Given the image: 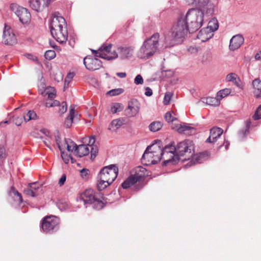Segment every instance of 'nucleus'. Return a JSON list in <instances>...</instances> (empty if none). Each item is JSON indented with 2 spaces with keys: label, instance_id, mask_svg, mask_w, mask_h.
Returning <instances> with one entry per match:
<instances>
[{
  "label": "nucleus",
  "instance_id": "f257e3e1",
  "mask_svg": "<svg viewBox=\"0 0 261 261\" xmlns=\"http://www.w3.org/2000/svg\"><path fill=\"white\" fill-rule=\"evenodd\" d=\"M205 11L198 8H192L188 10L186 16H181L185 19L186 24L189 29V33H193L198 31L203 25L205 16Z\"/></svg>",
  "mask_w": 261,
  "mask_h": 261
},
{
  "label": "nucleus",
  "instance_id": "f03ea898",
  "mask_svg": "<svg viewBox=\"0 0 261 261\" xmlns=\"http://www.w3.org/2000/svg\"><path fill=\"white\" fill-rule=\"evenodd\" d=\"M118 172V168L114 165L103 167L98 176L97 184L99 191H102L111 185L116 178Z\"/></svg>",
  "mask_w": 261,
  "mask_h": 261
},
{
  "label": "nucleus",
  "instance_id": "7ed1b4c3",
  "mask_svg": "<svg viewBox=\"0 0 261 261\" xmlns=\"http://www.w3.org/2000/svg\"><path fill=\"white\" fill-rule=\"evenodd\" d=\"M159 38V34L156 33L146 39L138 52L139 57L147 59L152 56L158 49Z\"/></svg>",
  "mask_w": 261,
  "mask_h": 261
},
{
  "label": "nucleus",
  "instance_id": "20e7f679",
  "mask_svg": "<svg viewBox=\"0 0 261 261\" xmlns=\"http://www.w3.org/2000/svg\"><path fill=\"white\" fill-rule=\"evenodd\" d=\"M80 199L85 203H94L97 210H101L107 202L102 194L96 193L93 190L89 189L86 190L80 196Z\"/></svg>",
  "mask_w": 261,
  "mask_h": 261
},
{
  "label": "nucleus",
  "instance_id": "39448f33",
  "mask_svg": "<svg viewBox=\"0 0 261 261\" xmlns=\"http://www.w3.org/2000/svg\"><path fill=\"white\" fill-rule=\"evenodd\" d=\"M161 148L157 144L148 146L145 151L142 163L146 166L155 164L161 161Z\"/></svg>",
  "mask_w": 261,
  "mask_h": 261
},
{
  "label": "nucleus",
  "instance_id": "423d86ee",
  "mask_svg": "<svg viewBox=\"0 0 261 261\" xmlns=\"http://www.w3.org/2000/svg\"><path fill=\"white\" fill-rule=\"evenodd\" d=\"M189 32L188 27L185 22V19L179 17L171 28L172 38L176 41H182Z\"/></svg>",
  "mask_w": 261,
  "mask_h": 261
},
{
  "label": "nucleus",
  "instance_id": "0eeeda50",
  "mask_svg": "<svg viewBox=\"0 0 261 261\" xmlns=\"http://www.w3.org/2000/svg\"><path fill=\"white\" fill-rule=\"evenodd\" d=\"M194 144L190 140L179 142L175 147V151L178 157H184L182 160H189L194 152Z\"/></svg>",
  "mask_w": 261,
  "mask_h": 261
},
{
  "label": "nucleus",
  "instance_id": "6e6552de",
  "mask_svg": "<svg viewBox=\"0 0 261 261\" xmlns=\"http://www.w3.org/2000/svg\"><path fill=\"white\" fill-rule=\"evenodd\" d=\"M164 160V165H166L169 163L175 162L179 160L176 153L175 147L172 145L166 146L163 149L161 148V160Z\"/></svg>",
  "mask_w": 261,
  "mask_h": 261
},
{
  "label": "nucleus",
  "instance_id": "1a4fd4ad",
  "mask_svg": "<svg viewBox=\"0 0 261 261\" xmlns=\"http://www.w3.org/2000/svg\"><path fill=\"white\" fill-rule=\"evenodd\" d=\"M10 9L19 18V21L23 24L29 23L31 20V15L27 9L16 4H12Z\"/></svg>",
  "mask_w": 261,
  "mask_h": 261
},
{
  "label": "nucleus",
  "instance_id": "9d476101",
  "mask_svg": "<svg viewBox=\"0 0 261 261\" xmlns=\"http://www.w3.org/2000/svg\"><path fill=\"white\" fill-rule=\"evenodd\" d=\"M112 45L103 44L98 50H92L95 57H98L108 60L116 58L118 55L115 50L112 51Z\"/></svg>",
  "mask_w": 261,
  "mask_h": 261
},
{
  "label": "nucleus",
  "instance_id": "9b49d317",
  "mask_svg": "<svg viewBox=\"0 0 261 261\" xmlns=\"http://www.w3.org/2000/svg\"><path fill=\"white\" fill-rule=\"evenodd\" d=\"M59 219L55 216H46L42 221L41 226L44 232L52 233L59 228Z\"/></svg>",
  "mask_w": 261,
  "mask_h": 261
},
{
  "label": "nucleus",
  "instance_id": "f8f14e48",
  "mask_svg": "<svg viewBox=\"0 0 261 261\" xmlns=\"http://www.w3.org/2000/svg\"><path fill=\"white\" fill-rule=\"evenodd\" d=\"M189 5L199 7L200 10L205 11V14L212 15L214 12V6L208 3V0H187Z\"/></svg>",
  "mask_w": 261,
  "mask_h": 261
},
{
  "label": "nucleus",
  "instance_id": "ddd939ff",
  "mask_svg": "<svg viewBox=\"0 0 261 261\" xmlns=\"http://www.w3.org/2000/svg\"><path fill=\"white\" fill-rule=\"evenodd\" d=\"M65 27H67V23L64 17L58 13L53 14L50 21V32Z\"/></svg>",
  "mask_w": 261,
  "mask_h": 261
},
{
  "label": "nucleus",
  "instance_id": "4468645a",
  "mask_svg": "<svg viewBox=\"0 0 261 261\" xmlns=\"http://www.w3.org/2000/svg\"><path fill=\"white\" fill-rule=\"evenodd\" d=\"M83 63L86 68L89 70H95L102 67L101 61L91 56H87L84 58Z\"/></svg>",
  "mask_w": 261,
  "mask_h": 261
},
{
  "label": "nucleus",
  "instance_id": "2eb2a0df",
  "mask_svg": "<svg viewBox=\"0 0 261 261\" xmlns=\"http://www.w3.org/2000/svg\"><path fill=\"white\" fill-rule=\"evenodd\" d=\"M140 108V103L136 99H132L128 102V106L125 112L126 116L129 117L135 116L139 112Z\"/></svg>",
  "mask_w": 261,
  "mask_h": 261
},
{
  "label": "nucleus",
  "instance_id": "dca6fc26",
  "mask_svg": "<svg viewBox=\"0 0 261 261\" xmlns=\"http://www.w3.org/2000/svg\"><path fill=\"white\" fill-rule=\"evenodd\" d=\"M3 42L7 45H13L16 43L17 39L12 30L7 26L5 27L3 36Z\"/></svg>",
  "mask_w": 261,
  "mask_h": 261
},
{
  "label": "nucleus",
  "instance_id": "f3484780",
  "mask_svg": "<svg viewBox=\"0 0 261 261\" xmlns=\"http://www.w3.org/2000/svg\"><path fill=\"white\" fill-rule=\"evenodd\" d=\"M52 36L60 43H64L68 39V31L67 27H65L60 30L51 32Z\"/></svg>",
  "mask_w": 261,
  "mask_h": 261
},
{
  "label": "nucleus",
  "instance_id": "a211bd4d",
  "mask_svg": "<svg viewBox=\"0 0 261 261\" xmlns=\"http://www.w3.org/2000/svg\"><path fill=\"white\" fill-rule=\"evenodd\" d=\"M71 143L74 150V153L76 156L82 158L89 154V149L86 145L81 144L77 145L74 142H71Z\"/></svg>",
  "mask_w": 261,
  "mask_h": 261
},
{
  "label": "nucleus",
  "instance_id": "6ab92c4d",
  "mask_svg": "<svg viewBox=\"0 0 261 261\" xmlns=\"http://www.w3.org/2000/svg\"><path fill=\"white\" fill-rule=\"evenodd\" d=\"M134 174H132L134 177L139 181L144 179L149 175V172L147 169L142 166H138L134 168Z\"/></svg>",
  "mask_w": 261,
  "mask_h": 261
},
{
  "label": "nucleus",
  "instance_id": "aec40b11",
  "mask_svg": "<svg viewBox=\"0 0 261 261\" xmlns=\"http://www.w3.org/2000/svg\"><path fill=\"white\" fill-rule=\"evenodd\" d=\"M244 39L242 35H236L230 41L229 48L231 50L238 49L244 43Z\"/></svg>",
  "mask_w": 261,
  "mask_h": 261
},
{
  "label": "nucleus",
  "instance_id": "412c9836",
  "mask_svg": "<svg viewBox=\"0 0 261 261\" xmlns=\"http://www.w3.org/2000/svg\"><path fill=\"white\" fill-rule=\"evenodd\" d=\"M223 130L217 127H214L210 130V135L209 137L206 139V142L207 143H214L217 139L222 135Z\"/></svg>",
  "mask_w": 261,
  "mask_h": 261
},
{
  "label": "nucleus",
  "instance_id": "4be33fe9",
  "mask_svg": "<svg viewBox=\"0 0 261 261\" xmlns=\"http://www.w3.org/2000/svg\"><path fill=\"white\" fill-rule=\"evenodd\" d=\"M213 36L212 31H210L208 28H204L199 32L197 37L202 42H205L211 38Z\"/></svg>",
  "mask_w": 261,
  "mask_h": 261
},
{
  "label": "nucleus",
  "instance_id": "5701e85b",
  "mask_svg": "<svg viewBox=\"0 0 261 261\" xmlns=\"http://www.w3.org/2000/svg\"><path fill=\"white\" fill-rule=\"evenodd\" d=\"M253 93L256 98L261 97V80L259 78L254 79L252 82Z\"/></svg>",
  "mask_w": 261,
  "mask_h": 261
},
{
  "label": "nucleus",
  "instance_id": "b1692460",
  "mask_svg": "<svg viewBox=\"0 0 261 261\" xmlns=\"http://www.w3.org/2000/svg\"><path fill=\"white\" fill-rule=\"evenodd\" d=\"M177 130L179 133L191 135L194 132V128L187 125L185 123H183L180 124L179 126L177 128Z\"/></svg>",
  "mask_w": 261,
  "mask_h": 261
},
{
  "label": "nucleus",
  "instance_id": "393cba45",
  "mask_svg": "<svg viewBox=\"0 0 261 261\" xmlns=\"http://www.w3.org/2000/svg\"><path fill=\"white\" fill-rule=\"evenodd\" d=\"M202 101L207 105L214 107H217L220 103V100L217 96L216 97H208L204 98L202 99Z\"/></svg>",
  "mask_w": 261,
  "mask_h": 261
},
{
  "label": "nucleus",
  "instance_id": "a878e982",
  "mask_svg": "<svg viewBox=\"0 0 261 261\" xmlns=\"http://www.w3.org/2000/svg\"><path fill=\"white\" fill-rule=\"evenodd\" d=\"M226 79L229 82H232L239 88H242L241 81L235 73L228 74L226 76Z\"/></svg>",
  "mask_w": 261,
  "mask_h": 261
},
{
  "label": "nucleus",
  "instance_id": "bb28decb",
  "mask_svg": "<svg viewBox=\"0 0 261 261\" xmlns=\"http://www.w3.org/2000/svg\"><path fill=\"white\" fill-rule=\"evenodd\" d=\"M75 110L74 107H70L69 110V114L68 117L66 119L64 124L65 126L69 128L72 126V124L73 122V119L74 116Z\"/></svg>",
  "mask_w": 261,
  "mask_h": 261
},
{
  "label": "nucleus",
  "instance_id": "cd10ccee",
  "mask_svg": "<svg viewBox=\"0 0 261 261\" xmlns=\"http://www.w3.org/2000/svg\"><path fill=\"white\" fill-rule=\"evenodd\" d=\"M137 182V180L131 175L122 184L121 186L123 189H127Z\"/></svg>",
  "mask_w": 261,
  "mask_h": 261
},
{
  "label": "nucleus",
  "instance_id": "c85d7f7f",
  "mask_svg": "<svg viewBox=\"0 0 261 261\" xmlns=\"http://www.w3.org/2000/svg\"><path fill=\"white\" fill-rule=\"evenodd\" d=\"M206 28H208L210 31H212L213 33V32L217 30L219 28L218 20L215 18H213L208 22L207 27Z\"/></svg>",
  "mask_w": 261,
  "mask_h": 261
},
{
  "label": "nucleus",
  "instance_id": "c756f323",
  "mask_svg": "<svg viewBox=\"0 0 261 261\" xmlns=\"http://www.w3.org/2000/svg\"><path fill=\"white\" fill-rule=\"evenodd\" d=\"M42 0H30V6L32 9L39 11L41 8Z\"/></svg>",
  "mask_w": 261,
  "mask_h": 261
},
{
  "label": "nucleus",
  "instance_id": "7c9ffc66",
  "mask_svg": "<svg viewBox=\"0 0 261 261\" xmlns=\"http://www.w3.org/2000/svg\"><path fill=\"white\" fill-rule=\"evenodd\" d=\"M162 124L160 121H154L149 125V129L151 132H155L159 130L162 127Z\"/></svg>",
  "mask_w": 261,
  "mask_h": 261
},
{
  "label": "nucleus",
  "instance_id": "2f4dec72",
  "mask_svg": "<svg viewBox=\"0 0 261 261\" xmlns=\"http://www.w3.org/2000/svg\"><path fill=\"white\" fill-rule=\"evenodd\" d=\"M37 114L34 111H29L27 114L23 115L24 120L29 121L31 120H35L37 118Z\"/></svg>",
  "mask_w": 261,
  "mask_h": 261
},
{
  "label": "nucleus",
  "instance_id": "473e14b6",
  "mask_svg": "<svg viewBox=\"0 0 261 261\" xmlns=\"http://www.w3.org/2000/svg\"><path fill=\"white\" fill-rule=\"evenodd\" d=\"M231 92V90L228 88H226L221 90H220L217 93V97L219 98L220 100L222 99L223 98L228 95Z\"/></svg>",
  "mask_w": 261,
  "mask_h": 261
},
{
  "label": "nucleus",
  "instance_id": "72a5a7b5",
  "mask_svg": "<svg viewBox=\"0 0 261 261\" xmlns=\"http://www.w3.org/2000/svg\"><path fill=\"white\" fill-rule=\"evenodd\" d=\"M46 90H47V91L42 92V94L43 96L47 95L48 98L50 99H52L56 97V90L54 88H51L50 91L48 90V89H47Z\"/></svg>",
  "mask_w": 261,
  "mask_h": 261
},
{
  "label": "nucleus",
  "instance_id": "f704fd0d",
  "mask_svg": "<svg viewBox=\"0 0 261 261\" xmlns=\"http://www.w3.org/2000/svg\"><path fill=\"white\" fill-rule=\"evenodd\" d=\"M123 124V121L121 119H115L112 121L110 126L112 128L117 129Z\"/></svg>",
  "mask_w": 261,
  "mask_h": 261
},
{
  "label": "nucleus",
  "instance_id": "c9c22d12",
  "mask_svg": "<svg viewBox=\"0 0 261 261\" xmlns=\"http://www.w3.org/2000/svg\"><path fill=\"white\" fill-rule=\"evenodd\" d=\"M61 151V157L62 158V160H63V161L64 162V163L65 164H68L70 160H71L72 163H74V162L73 161V159H72V156H71V155H69L67 153H65L63 151V150H62V151Z\"/></svg>",
  "mask_w": 261,
  "mask_h": 261
},
{
  "label": "nucleus",
  "instance_id": "e433bc0d",
  "mask_svg": "<svg viewBox=\"0 0 261 261\" xmlns=\"http://www.w3.org/2000/svg\"><path fill=\"white\" fill-rule=\"evenodd\" d=\"M124 92V90L122 88H118L112 89L109 92H108L107 94L110 95V96H113L118 95Z\"/></svg>",
  "mask_w": 261,
  "mask_h": 261
},
{
  "label": "nucleus",
  "instance_id": "4c0bfd02",
  "mask_svg": "<svg viewBox=\"0 0 261 261\" xmlns=\"http://www.w3.org/2000/svg\"><path fill=\"white\" fill-rule=\"evenodd\" d=\"M12 190L14 195V200L18 201L19 203H21L22 202V197L21 194L19 193L17 191L15 190L14 188H12Z\"/></svg>",
  "mask_w": 261,
  "mask_h": 261
},
{
  "label": "nucleus",
  "instance_id": "58836bf2",
  "mask_svg": "<svg viewBox=\"0 0 261 261\" xmlns=\"http://www.w3.org/2000/svg\"><path fill=\"white\" fill-rule=\"evenodd\" d=\"M44 57L47 60H51L56 57V53L53 50H48L45 53Z\"/></svg>",
  "mask_w": 261,
  "mask_h": 261
},
{
  "label": "nucleus",
  "instance_id": "ea45409f",
  "mask_svg": "<svg viewBox=\"0 0 261 261\" xmlns=\"http://www.w3.org/2000/svg\"><path fill=\"white\" fill-rule=\"evenodd\" d=\"M164 117L166 121L168 123L172 122L176 120V119L172 116L170 112H167Z\"/></svg>",
  "mask_w": 261,
  "mask_h": 261
},
{
  "label": "nucleus",
  "instance_id": "a19ab883",
  "mask_svg": "<svg viewBox=\"0 0 261 261\" xmlns=\"http://www.w3.org/2000/svg\"><path fill=\"white\" fill-rule=\"evenodd\" d=\"M24 193L28 196L31 197H35L38 195V193H36V191H33L32 189L28 187V188L24 190Z\"/></svg>",
  "mask_w": 261,
  "mask_h": 261
},
{
  "label": "nucleus",
  "instance_id": "79ce46f5",
  "mask_svg": "<svg viewBox=\"0 0 261 261\" xmlns=\"http://www.w3.org/2000/svg\"><path fill=\"white\" fill-rule=\"evenodd\" d=\"M98 149L96 146H92L91 148V159L94 160L98 153Z\"/></svg>",
  "mask_w": 261,
  "mask_h": 261
},
{
  "label": "nucleus",
  "instance_id": "37998d69",
  "mask_svg": "<svg viewBox=\"0 0 261 261\" xmlns=\"http://www.w3.org/2000/svg\"><path fill=\"white\" fill-rule=\"evenodd\" d=\"M254 120H257L261 118V105L259 106L256 110L255 114L253 116Z\"/></svg>",
  "mask_w": 261,
  "mask_h": 261
},
{
  "label": "nucleus",
  "instance_id": "c03bdc74",
  "mask_svg": "<svg viewBox=\"0 0 261 261\" xmlns=\"http://www.w3.org/2000/svg\"><path fill=\"white\" fill-rule=\"evenodd\" d=\"M29 187L32 189L33 191H36V193L39 189L40 188V185L38 182H33L29 184Z\"/></svg>",
  "mask_w": 261,
  "mask_h": 261
},
{
  "label": "nucleus",
  "instance_id": "a18cd8bd",
  "mask_svg": "<svg viewBox=\"0 0 261 261\" xmlns=\"http://www.w3.org/2000/svg\"><path fill=\"white\" fill-rule=\"evenodd\" d=\"M172 94L170 92L166 93L164 98L163 102L165 105H168L171 100Z\"/></svg>",
  "mask_w": 261,
  "mask_h": 261
},
{
  "label": "nucleus",
  "instance_id": "49530a36",
  "mask_svg": "<svg viewBox=\"0 0 261 261\" xmlns=\"http://www.w3.org/2000/svg\"><path fill=\"white\" fill-rule=\"evenodd\" d=\"M71 142H73L72 141H70V144H69L68 143V142L65 140V142L63 144V147H64V148H65V146H66L67 150L69 152H70V151H71V152L74 151V150L73 149V145H72Z\"/></svg>",
  "mask_w": 261,
  "mask_h": 261
},
{
  "label": "nucleus",
  "instance_id": "de8ad7c7",
  "mask_svg": "<svg viewBox=\"0 0 261 261\" xmlns=\"http://www.w3.org/2000/svg\"><path fill=\"white\" fill-rule=\"evenodd\" d=\"M120 104L119 103H115L113 106H111V112L113 114L116 113L118 109L120 108Z\"/></svg>",
  "mask_w": 261,
  "mask_h": 261
},
{
  "label": "nucleus",
  "instance_id": "09e8293b",
  "mask_svg": "<svg viewBox=\"0 0 261 261\" xmlns=\"http://www.w3.org/2000/svg\"><path fill=\"white\" fill-rule=\"evenodd\" d=\"M200 48L198 46L194 45L191 46L188 48V51L191 54H195L199 51Z\"/></svg>",
  "mask_w": 261,
  "mask_h": 261
},
{
  "label": "nucleus",
  "instance_id": "8fccbe9b",
  "mask_svg": "<svg viewBox=\"0 0 261 261\" xmlns=\"http://www.w3.org/2000/svg\"><path fill=\"white\" fill-rule=\"evenodd\" d=\"M22 118L21 117L15 116L13 118V122L17 126H20L22 123Z\"/></svg>",
  "mask_w": 261,
  "mask_h": 261
},
{
  "label": "nucleus",
  "instance_id": "3c124183",
  "mask_svg": "<svg viewBox=\"0 0 261 261\" xmlns=\"http://www.w3.org/2000/svg\"><path fill=\"white\" fill-rule=\"evenodd\" d=\"M55 141L56 142V143L58 146L59 149L60 151H62V150L64 149V147H63V144H60V137L58 135L57 136H55Z\"/></svg>",
  "mask_w": 261,
  "mask_h": 261
},
{
  "label": "nucleus",
  "instance_id": "603ef678",
  "mask_svg": "<svg viewBox=\"0 0 261 261\" xmlns=\"http://www.w3.org/2000/svg\"><path fill=\"white\" fill-rule=\"evenodd\" d=\"M134 82L136 85L142 84L143 83V79L140 74L137 75L134 80Z\"/></svg>",
  "mask_w": 261,
  "mask_h": 261
},
{
  "label": "nucleus",
  "instance_id": "864d4df0",
  "mask_svg": "<svg viewBox=\"0 0 261 261\" xmlns=\"http://www.w3.org/2000/svg\"><path fill=\"white\" fill-rule=\"evenodd\" d=\"M67 105L66 102L63 101L62 102V106L60 108L59 111L61 114H63L67 111Z\"/></svg>",
  "mask_w": 261,
  "mask_h": 261
},
{
  "label": "nucleus",
  "instance_id": "5fc2aeb1",
  "mask_svg": "<svg viewBox=\"0 0 261 261\" xmlns=\"http://www.w3.org/2000/svg\"><path fill=\"white\" fill-rule=\"evenodd\" d=\"M74 73L73 72H69L66 76L65 80L66 83H70L74 76Z\"/></svg>",
  "mask_w": 261,
  "mask_h": 261
},
{
  "label": "nucleus",
  "instance_id": "6e6d98bb",
  "mask_svg": "<svg viewBox=\"0 0 261 261\" xmlns=\"http://www.w3.org/2000/svg\"><path fill=\"white\" fill-rule=\"evenodd\" d=\"M88 145L92 147L95 142V139L94 136H91L88 138Z\"/></svg>",
  "mask_w": 261,
  "mask_h": 261
},
{
  "label": "nucleus",
  "instance_id": "4d7b16f0",
  "mask_svg": "<svg viewBox=\"0 0 261 261\" xmlns=\"http://www.w3.org/2000/svg\"><path fill=\"white\" fill-rule=\"evenodd\" d=\"M66 177L65 174L62 175V176H61V177L59 179V184L60 186L64 185V182L66 181Z\"/></svg>",
  "mask_w": 261,
  "mask_h": 261
},
{
  "label": "nucleus",
  "instance_id": "13d9d810",
  "mask_svg": "<svg viewBox=\"0 0 261 261\" xmlns=\"http://www.w3.org/2000/svg\"><path fill=\"white\" fill-rule=\"evenodd\" d=\"M145 90H146L145 93V95H146L147 96H150L151 95H152V90L150 88H149V87L146 88Z\"/></svg>",
  "mask_w": 261,
  "mask_h": 261
},
{
  "label": "nucleus",
  "instance_id": "bf43d9fd",
  "mask_svg": "<svg viewBox=\"0 0 261 261\" xmlns=\"http://www.w3.org/2000/svg\"><path fill=\"white\" fill-rule=\"evenodd\" d=\"M6 157L5 150L3 148H0V159H4Z\"/></svg>",
  "mask_w": 261,
  "mask_h": 261
},
{
  "label": "nucleus",
  "instance_id": "052dcab7",
  "mask_svg": "<svg viewBox=\"0 0 261 261\" xmlns=\"http://www.w3.org/2000/svg\"><path fill=\"white\" fill-rule=\"evenodd\" d=\"M208 156V152L205 151V152H203L200 153L199 154L198 157L199 159H202V158H204V157H206V156Z\"/></svg>",
  "mask_w": 261,
  "mask_h": 261
},
{
  "label": "nucleus",
  "instance_id": "680f3d73",
  "mask_svg": "<svg viewBox=\"0 0 261 261\" xmlns=\"http://www.w3.org/2000/svg\"><path fill=\"white\" fill-rule=\"evenodd\" d=\"M116 75L120 78H124L126 76L125 72H117Z\"/></svg>",
  "mask_w": 261,
  "mask_h": 261
},
{
  "label": "nucleus",
  "instance_id": "e2e57ef3",
  "mask_svg": "<svg viewBox=\"0 0 261 261\" xmlns=\"http://www.w3.org/2000/svg\"><path fill=\"white\" fill-rule=\"evenodd\" d=\"M205 57H206V60L210 61L212 58L211 54L210 53H206L203 55V59H204Z\"/></svg>",
  "mask_w": 261,
  "mask_h": 261
},
{
  "label": "nucleus",
  "instance_id": "0e129e2a",
  "mask_svg": "<svg viewBox=\"0 0 261 261\" xmlns=\"http://www.w3.org/2000/svg\"><path fill=\"white\" fill-rule=\"evenodd\" d=\"M255 58L256 60L261 61V52L257 53L255 56Z\"/></svg>",
  "mask_w": 261,
  "mask_h": 261
},
{
  "label": "nucleus",
  "instance_id": "69168bd1",
  "mask_svg": "<svg viewBox=\"0 0 261 261\" xmlns=\"http://www.w3.org/2000/svg\"><path fill=\"white\" fill-rule=\"evenodd\" d=\"M44 143L47 147H48L49 148H51L50 142H49V141H48V140H44Z\"/></svg>",
  "mask_w": 261,
  "mask_h": 261
},
{
  "label": "nucleus",
  "instance_id": "338daca9",
  "mask_svg": "<svg viewBox=\"0 0 261 261\" xmlns=\"http://www.w3.org/2000/svg\"><path fill=\"white\" fill-rule=\"evenodd\" d=\"M53 104V107L55 106H58L60 105V102L58 100H54L53 102H52Z\"/></svg>",
  "mask_w": 261,
  "mask_h": 261
},
{
  "label": "nucleus",
  "instance_id": "774afa93",
  "mask_svg": "<svg viewBox=\"0 0 261 261\" xmlns=\"http://www.w3.org/2000/svg\"><path fill=\"white\" fill-rule=\"evenodd\" d=\"M41 132L46 136H48L49 134V132L47 130H45L44 129L41 130Z\"/></svg>",
  "mask_w": 261,
  "mask_h": 261
}]
</instances>
